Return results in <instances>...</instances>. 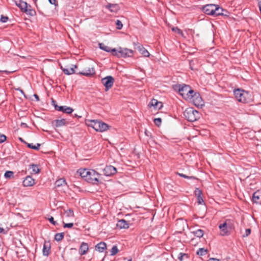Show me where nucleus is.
<instances>
[{"instance_id":"obj_46","label":"nucleus","mask_w":261,"mask_h":261,"mask_svg":"<svg viewBox=\"0 0 261 261\" xmlns=\"http://www.w3.org/2000/svg\"><path fill=\"white\" fill-rule=\"evenodd\" d=\"M251 233V229L250 228H247L245 230V233L243 234V237H247Z\"/></svg>"},{"instance_id":"obj_13","label":"nucleus","mask_w":261,"mask_h":261,"mask_svg":"<svg viewBox=\"0 0 261 261\" xmlns=\"http://www.w3.org/2000/svg\"><path fill=\"white\" fill-rule=\"evenodd\" d=\"M89 250V246L87 243L82 242L79 248V254L81 255L86 254Z\"/></svg>"},{"instance_id":"obj_33","label":"nucleus","mask_w":261,"mask_h":261,"mask_svg":"<svg viewBox=\"0 0 261 261\" xmlns=\"http://www.w3.org/2000/svg\"><path fill=\"white\" fill-rule=\"evenodd\" d=\"M4 177L7 179H11L14 177V172L11 171H7L4 174Z\"/></svg>"},{"instance_id":"obj_14","label":"nucleus","mask_w":261,"mask_h":261,"mask_svg":"<svg viewBox=\"0 0 261 261\" xmlns=\"http://www.w3.org/2000/svg\"><path fill=\"white\" fill-rule=\"evenodd\" d=\"M106 8L113 13H117L120 10V7L118 4H108L106 6Z\"/></svg>"},{"instance_id":"obj_6","label":"nucleus","mask_w":261,"mask_h":261,"mask_svg":"<svg viewBox=\"0 0 261 261\" xmlns=\"http://www.w3.org/2000/svg\"><path fill=\"white\" fill-rule=\"evenodd\" d=\"M101 175L96 172L95 170L91 169L90 172L87 177V181L88 182L93 184L98 185L99 182V178Z\"/></svg>"},{"instance_id":"obj_30","label":"nucleus","mask_w":261,"mask_h":261,"mask_svg":"<svg viewBox=\"0 0 261 261\" xmlns=\"http://www.w3.org/2000/svg\"><path fill=\"white\" fill-rule=\"evenodd\" d=\"M64 215L67 218H73L74 216V212L72 209L64 210Z\"/></svg>"},{"instance_id":"obj_56","label":"nucleus","mask_w":261,"mask_h":261,"mask_svg":"<svg viewBox=\"0 0 261 261\" xmlns=\"http://www.w3.org/2000/svg\"><path fill=\"white\" fill-rule=\"evenodd\" d=\"M259 10H260V12L261 13V2L259 3Z\"/></svg>"},{"instance_id":"obj_18","label":"nucleus","mask_w":261,"mask_h":261,"mask_svg":"<svg viewBox=\"0 0 261 261\" xmlns=\"http://www.w3.org/2000/svg\"><path fill=\"white\" fill-rule=\"evenodd\" d=\"M79 172L81 177L87 181V177L90 172V170L87 169H80Z\"/></svg>"},{"instance_id":"obj_20","label":"nucleus","mask_w":261,"mask_h":261,"mask_svg":"<svg viewBox=\"0 0 261 261\" xmlns=\"http://www.w3.org/2000/svg\"><path fill=\"white\" fill-rule=\"evenodd\" d=\"M137 48L139 51L140 53L144 57H148L150 56V54L148 50L146 49L142 45H139Z\"/></svg>"},{"instance_id":"obj_9","label":"nucleus","mask_w":261,"mask_h":261,"mask_svg":"<svg viewBox=\"0 0 261 261\" xmlns=\"http://www.w3.org/2000/svg\"><path fill=\"white\" fill-rule=\"evenodd\" d=\"M55 108L56 110L66 114H71L73 112V109L71 107H69L66 106H58L56 105H54Z\"/></svg>"},{"instance_id":"obj_43","label":"nucleus","mask_w":261,"mask_h":261,"mask_svg":"<svg viewBox=\"0 0 261 261\" xmlns=\"http://www.w3.org/2000/svg\"><path fill=\"white\" fill-rule=\"evenodd\" d=\"M162 119L160 118H155L154 119V122L157 126H160L161 124Z\"/></svg>"},{"instance_id":"obj_3","label":"nucleus","mask_w":261,"mask_h":261,"mask_svg":"<svg viewBox=\"0 0 261 261\" xmlns=\"http://www.w3.org/2000/svg\"><path fill=\"white\" fill-rule=\"evenodd\" d=\"M133 50L127 48L119 47L118 49L113 48L112 49L113 55L117 56L118 58L130 57L133 56Z\"/></svg>"},{"instance_id":"obj_7","label":"nucleus","mask_w":261,"mask_h":261,"mask_svg":"<svg viewBox=\"0 0 261 261\" xmlns=\"http://www.w3.org/2000/svg\"><path fill=\"white\" fill-rule=\"evenodd\" d=\"M114 79L112 76H107L101 79V83L105 87L106 91H108L113 85Z\"/></svg>"},{"instance_id":"obj_24","label":"nucleus","mask_w":261,"mask_h":261,"mask_svg":"<svg viewBox=\"0 0 261 261\" xmlns=\"http://www.w3.org/2000/svg\"><path fill=\"white\" fill-rule=\"evenodd\" d=\"M222 232V235L225 236L228 234V226L226 222L220 224L219 226Z\"/></svg>"},{"instance_id":"obj_8","label":"nucleus","mask_w":261,"mask_h":261,"mask_svg":"<svg viewBox=\"0 0 261 261\" xmlns=\"http://www.w3.org/2000/svg\"><path fill=\"white\" fill-rule=\"evenodd\" d=\"M215 5L210 4L207 5L203 7V12L207 14L210 15H215Z\"/></svg>"},{"instance_id":"obj_40","label":"nucleus","mask_w":261,"mask_h":261,"mask_svg":"<svg viewBox=\"0 0 261 261\" xmlns=\"http://www.w3.org/2000/svg\"><path fill=\"white\" fill-rule=\"evenodd\" d=\"M62 223L63 224L64 228H71L73 226V223H65L64 221H63Z\"/></svg>"},{"instance_id":"obj_58","label":"nucleus","mask_w":261,"mask_h":261,"mask_svg":"<svg viewBox=\"0 0 261 261\" xmlns=\"http://www.w3.org/2000/svg\"><path fill=\"white\" fill-rule=\"evenodd\" d=\"M74 117H81V116H78L76 114H74Z\"/></svg>"},{"instance_id":"obj_5","label":"nucleus","mask_w":261,"mask_h":261,"mask_svg":"<svg viewBox=\"0 0 261 261\" xmlns=\"http://www.w3.org/2000/svg\"><path fill=\"white\" fill-rule=\"evenodd\" d=\"M233 93L237 100L242 103H247L249 101V93L242 89H237L233 90Z\"/></svg>"},{"instance_id":"obj_37","label":"nucleus","mask_w":261,"mask_h":261,"mask_svg":"<svg viewBox=\"0 0 261 261\" xmlns=\"http://www.w3.org/2000/svg\"><path fill=\"white\" fill-rule=\"evenodd\" d=\"M66 184V180L64 178H60L56 182V185L57 187L62 186Z\"/></svg>"},{"instance_id":"obj_12","label":"nucleus","mask_w":261,"mask_h":261,"mask_svg":"<svg viewBox=\"0 0 261 261\" xmlns=\"http://www.w3.org/2000/svg\"><path fill=\"white\" fill-rule=\"evenodd\" d=\"M95 71L94 68L93 67H89L86 68L83 72L80 73V74L87 76H90L95 74Z\"/></svg>"},{"instance_id":"obj_25","label":"nucleus","mask_w":261,"mask_h":261,"mask_svg":"<svg viewBox=\"0 0 261 261\" xmlns=\"http://www.w3.org/2000/svg\"><path fill=\"white\" fill-rule=\"evenodd\" d=\"M77 66L74 65L73 67L69 68H63L62 70L63 72L67 75H70L75 73L74 68H76Z\"/></svg>"},{"instance_id":"obj_16","label":"nucleus","mask_w":261,"mask_h":261,"mask_svg":"<svg viewBox=\"0 0 261 261\" xmlns=\"http://www.w3.org/2000/svg\"><path fill=\"white\" fill-rule=\"evenodd\" d=\"M116 226L120 229H125L129 227V223L126 220L121 219L117 222Z\"/></svg>"},{"instance_id":"obj_35","label":"nucleus","mask_w":261,"mask_h":261,"mask_svg":"<svg viewBox=\"0 0 261 261\" xmlns=\"http://www.w3.org/2000/svg\"><path fill=\"white\" fill-rule=\"evenodd\" d=\"M27 146L30 148L33 149L34 150H39L40 146V144L37 143L36 145H33L32 143H27Z\"/></svg>"},{"instance_id":"obj_22","label":"nucleus","mask_w":261,"mask_h":261,"mask_svg":"<svg viewBox=\"0 0 261 261\" xmlns=\"http://www.w3.org/2000/svg\"><path fill=\"white\" fill-rule=\"evenodd\" d=\"M106 248V243L103 242H100L95 246L96 250L98 251L99 252H103Z\"/></svg>"},{"instance_id":"obj_34","label":"nucleus","mask_w":261,"mask_h":261,"mask_svg":"<svg viewBox=\"0 0 261 261\" xmlns=\"http://www.w3.org/2000/svg\"><path fill=\"white\" fill-rule=\"evenodd\" d=\"M193 233L198 238H201L204 234L203 231L200 229L193 231Z\"/></svg>"},{"instance_id":"obj_41","label":"nucleus","mask_w":261,"mask_h":261,"mask_svg":"<svg viewBox=\"0 0 261 261\" xmlns=\"http://www.w3.org/2000/svg\"><path fill=\"white\" fill-rule=\"evenodd\" d=\"M177 174L180 177H184L187 179H194L195 177L193 176H189L183 173H177Z\"/></svg>"},{"instance_id":"obj_38","label":"nucleus","mask_w":261,"mask_h":261,"mask_svg":"<svg viewBox=\"0 0 261 261\" xmlns=\"http://www.w3.org/2000/svg\"><path fill=\"white\" fill-rule=\"evenodd\" d=\"M118 251L119 250L117 246L116 245L113 246L111 250V255H115L118 252Z\"/></svg>"},{"instance_id":"obj_47","label":"nucleus","mask_w":261,"mask_h":261,"mask_svg":"<svg viewBox=\"0 0 261 261\" xmlns=\"http://www.w3.org/2000/svg\"><path fill=\"white\" fill-rule=\"evenodd\" d=\"M8 19V17L2 15L1 17V19H0V20L2 22H6L7 21Z\"/></svg>"},{"instance_id":"obj_15","label":"nucleus","mask_w":261,"mask_h":261,"mask_svg":"<svg viewBox=\"0 0 261 261\" xmlns=\"http://www.w3.org/2000/svg\"><path fill=\"white\" fill-rule=\"evenodd\" d=\"M22 183L24 187H30L34 185L35 180L32 177L28 176L23 180Z\"/></svg>"},{"instance_id":"obj_26","label":"nucleus","mask_w":261,"mask_h":261,"mask_svg":"<svg viewBox=\"0 0 261 261\" xmlns=\"http://www.w3.org/2000/svg\"><path fill=\"white\" fill-rule=\"evenodd\" d=\"M50 250V246L49 244H46L45 242L43 248V254L44 256H48L49 254Z\"/></svg>"},{"instance_id":"obj_21","label":"nucleus","mask_w":261,"mask_h":261,"mask_svg":"<svg viewBox=\"0 0 261 261\" xmlns=\"http://www.w3.org/2000/svg\"><path fill=\"white\" fill-rule=\"evenodd\" d=\"M16 5L21 10L22 12H23L24 9L27 8L28 4L21 0L15 1Z\"/></svg>"},{"instance_id":"obj_48","label":"nucleus","mask_w":261,"mask_h":261,"mask_svg":"<svg viewBox=\"0 0 261 261\" xmlns=\"http://www.w3.org/2000/svg\"><path fill=\"white\" fill-rule=\"evenodd\" d=\"M195 193L198 197L201 196L202 194V191L200 190L199 189L197 188L195 191Z\"/></svg>"},{"instance_id":"obj_55","label":"nucleus","mask_w":261,"mask_h":261,"mask_svg":"<svg viewBox=\"0 0 261 261\" xmlns=\"http://www.w3.org/2000/svg\"><path fill=\"white\" fill-rule=\"evenodd\" d=\"M34 97H35V98H36V100H37V101H39V96H38V95H37V94H35L34 95Z\"/></svg>"},{"instance_id":"obj_32","label":"nucleus","mask_w":261,"mask_h":261,"mask_svg":"<svg viewBox=\"0 0 261 261\" xmlns=\"http://www.w3.org/2000/svg\"><path fill=\"white\" fill-rule=\"evenodd\" d=\"M64 237V233H57L55 236V240L57 241H60L63 240Z\"/></svg>"},{"instance_id":"obj_51","label":"nucleus","mask_w":261,"mask_h":261,"mask_svg":"<svg viewBox=\"0 0 261 261\" xmlns=\"http://www.w3.org/2000/svg\"><path fill=\"white\" fill-rule=\"evenodd\" d=\"M221 15L228 16V12L227 10H224V11L223 12V14H221Z\"/></svg>"},{"instance_id":"obj_39","label":"nucleus","mask_w":261,"mask_h":261,"mask_svg":"<svg viewBox=\"0 0 261 261\" xmlns=\"http://www.w3.org/2000/svg\"><path fill=\"white\" fill-rule=\"evenodd\" d=\"M184 257H186L187 258H188V254L186 253L180 252L179 253L178 255V259H179V261H183Z\"/></svg>"},{"instance_id":"obj_17","label":"nucleus","mask_w":261,"mask_h":261,"mask_svg":"<svg viewBox=\"0 0 261 261\" xmlns=\"http://www.w3.org/2000/svg\"><path fill=\"white\" fill-rule=\"evenodd\" d=\"M150 107H153L154 108L160 109L163 107V104L161 102L158 101L157 100L153 99L149 103Z\"/></svg>"},{"instance_id":"obj_53","label":"nucleus","mask_w":261,"mask_h":261,"mask_svg":"<svg viewBox=\"0 0 261 261\" xmlns=\"http://www.w3.org/2000/svg\"><path fill=\"white\" fill-rule=\"evenodd\" d=\"M145 134L147 136H151V133L147 130H145Z\"/></svg>"},{"instance_id":"obj_60","label":"nucleus","mask_w":261,"mask_h":261,"mask_svg":"<svg viewBox=\"0 0 261 261\" xmlns=\"http://www.w3.org/2000/svg\"><path fill=\"white\" fill-rule=\"evenodd\" d=\"M20 90V91L22 93H23V91H22V90Z\"/></svg>"},{"instance_id":"obj_27","label":"nucleus","mask_w":261,"mask_h":261,"mask_svg":"<svg viewBox=\"0 0 261 261\" xmlns=\"http://www.w3.org/2000/svg\"><path fill=\"white\" fill-rule=\"evenodd\" d=\"M55 123L56 127H59L65 125L66 124V120L65 119H57Z\"/></svg>"},{"instance_id":"obj_62","label":"nucleus","mask_w":261,"mask_h":261,"mask_svg":"<svg viewBox=\"0 0 261 261\" xmlns=\"http://www.w3.org/2000/svg\"><path fill=\"white\" fill-rule=\"evenodd\" d=\"M4 72H7V73L8 72L7 71H4Z\"/></svg>"},{"instance_id":"obj_11","label":"nucleus","mask_w":261,"mask_h":261,"mask_svg":"<svg viewBox=\"0 0 261 261\" xmlns=\"http://www.w3.org/2000/svg\"><path fill=\"white\" fill-rule=\"evenodd\" d=\"M193 97L191 99H192L194 105L196 106L202 105V100L201 97L200 96L199 94L194 92V94H193Z\"/></svg>"},{"instance_id":"obj_31","label":"nucleus","mask_w":261,"mask_h":261,"mask_svg":"<svg viewBox=\"0 0 261 261\" xmlns=\"http://www.w3.org/2000/svg\"><path fill=\"white\" fill-rule=\"evenodd\" d=\"M99 47L101 49L105 50L107 52H112V49H111L110 47L106 45L105 44L102 43H99Z\"/></svg>"},{"instance_id":"obj_52","label":"nucleus","mask_w":261,"mask_h":261,"mask_svg":"<svg viewBox=\"0 0 261 261\" xmlns=\"http://www.w3.org/2000/svg\"><path fill=\"white\" fill-rule=\"evenodd\" d=\"M48 1L51 4L56 5V0H48Z\"/></svg>"},{"instance_id":"obj_4","label":"nucleus","mask_w":261,"mask_h":261,"mask_svg":"<svg viewBox=\"0 0 261 261\" xmlns=\"http://www.w3.org/2000/svg\"><path fill=\"white\" fill-rule=\"evenodd\" d=\"M185 118L190 122H194L200 117L199 113L192 108H187L184 112Z\"/></svg>"},{"instance_id":"obj_45","label":"nucleus","mask_w":261,"mask_h":261,"mask_svg":"<svg viewBox=\"0 0 261 261\" xmlns=\"http://www.w3.org/2000/svg\"><path fill=\"white\" fill-rule=\"evenodd\" d=\"M48 220L54 225H57L58 224L57 222L54 220V219L53 217H50L49 218H48Z\"/></svg>"},{"instance_id":"obj_59","label":"nucleus","mask_w":261,"mask_h":261,"mask_svg":"<svg viewBox=\"0 0 261 261\" xmlns=\"http://www.w3.org/2000/svg\"><path fill=\"white\" fill-rule=\"evenodd\" d=\"M124 261H132V258H129L128 259H127V260H124Z\"/></svg>"},{"instance_id":"obj_50","label":"nucleus","mask_w":261,"mask_h":261,"mask_svg":"<svg viewBox=\"0 0 261 261\" xmlns=\"http://www.w3.org/2000/svg\"><path fill=\"white\" fill-rule=\"evenodd\" d=\"M198 203L199 204H202V203L204 202V201L201 196L198 197Z\"/></svg>"},{"instance_id":"obj_61","label":"nucleus","mask_w":261,"mask_h":261,"mask_svg":"<svg viewBox=\"0 0 261 261\" xmlns=\"http://www.w3.org/2000/svg\"><path fill=\"white\" fill-rule=\"evenodd\" d=\"M20 140H21V141H22V139L21 138H20Z\"/></svg>"},{"instance_id":"obj_19","label":"nucleus","mask_w":261,"mask_h":261,"mask_svg":"<svg viewBox=\"0 0 261 261\" xmlns=\"http://www.w3.org/2000/svg\"><path fill=\"white\" fill-rule=\"evenodd\" d=\"M261 199V189L255 191L252 195V201L254 203H258V201Z\"/></svg>"},{"instance_id":"obj_23","label":"nucleus","mask_w":261,"mask_h":261,"mask_svg":"<svg viewBox=\"0 0 261 261\" xmlns=\"http://www.w3.org/2000/svg\"><path fill=\"white\" fill-rule=\"evenodd\" d=\"M23 12L27 14L33 16L36 15V11L35 10L32 8V7L30 5H27V8H25Z\"/></svg>"},{"instance_id":"obj_57","label":"nucleus","mask_w":261,"mask_h":261,"mask_svg":"<svg viewBox=\"0 0 261 261\" xmlns=\"http://www.w3.org/2000/svg\"><path fill=\"white\" fill-rule=\"evenodd\" d=\"M4 230L3 228L0 227V233L2 232Z\"/></svg>"},{"instance_id":"obj_29","label":"nucleus","mask_w":261,"mask_h":261,"mask_svg":"<svg viewBox=\"0 0 261 261\" xmlns=\"http://www.w3.org/2000/svg\"><path fill=\"white\" fill-rule=\"evenodd\" d=\"M215 15L216 16L221 15V14H223V12L224 11V9H222L221 7H219L218 6L215 5Z\"/></svg>"},{"instance_id":"obj_1","label":"nucleus","mask_w":261,"mask_h":261,"mask_svg":"<svg viewBox=\"0 0 261 261\" xmlns=\"http://www.w3.org/2000/svg\"><path fill=\"white\" fill-rule=\"evenodd\" d=\"M174 90H177L180 95L185 99L191 100L193 97V94L195 91L191 87L187 85H175L174 86Z\"/></svg>"},{"instance_id":"obj_2","label":"nucleus","mask_w":261,"mask_h":261,"mask_svg":"<svg viewBox=\"0 0 261 261\" xmlns=\"http://www.w3.org/2000/svg\"><path fill=\"white\" fill-rule=\"evenodd\" d=\"M88 125L99 132L106 131L109 128V126L107 123L97 120H89Z\"/></svg>"},{"instance_id":"obj_28","label":"nucleus","mask_w":261,"mask_h":261,"mask_svg":"<svg viewBox=\"0 0 261 261\" xmlns=\"http://www.w3.org/2000/svg\"><path fill=\"white\" fill-rule=\"evenodd\" d=\"M29 169L32 170L31 173L33 174H37L40 172V169H39L38 166L37 165H30L29 166Z\"/></svg>"},{"instance_id":"obj_44","label":"nucleus","mask_w":261,"mask_h":261,"mask_svg":"<svg viewBox=\"0 0 261 261\" xmlns=\"http://www.w3.org/2000/svg\"><path fill=\"white\" fill-rule=\"evenodd\" d=\"M7 137L5 135L0 133V143L4 142L6 140Z\"/></svg>"},{"instance_id":"obj_36","label":"nucleus","mask_w":261,"mask_h":261,"mask_svg":"<svg viewBox=\"0 0 261 261\" xmlns=\"http://www.w3.org/2000/svg\"><path fill=\"white\" fill-rule=\"evenodd\" d=\"M207 251L206 249H205L203 248H199L197 251L196 254L199 256H203L206 254Z\"/></svg>"},{"instance_id":"obj_63","label":"nucleus","mask_w":261,"mask_h":261,"mask_svg":"<svg viewBox=\"0 0 261 261\" xmlns=\"http://www.w3.org/2000/svg\"><path fill=\"white\" fill-rule=\"evenodd\" d=\"M0 72H2V71H1V70H0Z\"/></svg>"},{"instance_id":"obj_54","label":"nucleus","mask_w":261,"mask_h":261,"mask_svg":"<svg viewBox=\"0 0 261 261\" xmlns=\"http://www.w3.org/2000/svg\"><path fill=\"white\" fill-rule=\"evenodd\" d=\"M208 261H220L219 259L215 258H211L208 259Z\"/></svg>"},{"instance_id":"obj_42","label":"nucleus","mask_w":261,"mask_h":261,"mask_svg":"<svg viewBox=\"0 0 261 261\" xmlns=\"http://www.w3.org/2000/svg\"><path fill=\"white\" fill-rule=\"evenodd\" d=\"M116 24L117 29L121 30L122 28L123 24L120 20H117L116 22Z\"/></svg>"},{"instance_id":"obj_49","label":"nucleus","mask_w":261,"mask_h":261,"mask_svg":"<svg viewBox=\"0 0 261 261\" xmlns=\"http://www.w3.org/2000/svg\"><path fill=\"white\" fill-rule=\"evenodd\" d=\"M172 31H174V32H177L178 34H181L182 33V31L179 29H178L177 27L173 28H172Z\"/></svg>"},{"instance_id":"obj_10","label":"nucleus","mask_w":261,"mask_h":261,"mask_svg":"<svg viewBox=\"0 0 261 261\" xmlns=\"http://www.w3.org/2000/svg\"><path fill=\"white\" fill-rule=\"evenodd\" d=\"M104 174L109 176L115 174L117 172L116 168L112 166H107L103 169Z\"/></svg>"}]
</instances>
